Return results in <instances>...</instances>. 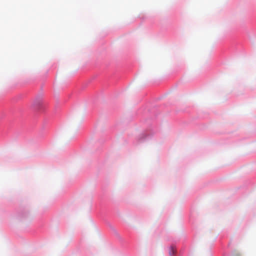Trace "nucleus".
Returning a JSON list of instances; mask_svg holds the SVG:
<instances>
[{"label":"nucleus","mask_w":256,"mask_h":256,"mask_svg":"<svg viewBox=\"0 0 256 256\" xmlns=\"http://www.w3.org/2000/svg\"><path fill=\"white\" fill-rule=\"evenodd\" d=\"M176 250L174 246H170L169 250V254L170 256H174L176 253Z\"/></svg>","instance_id":"f257e3e1"}]
</instances>
